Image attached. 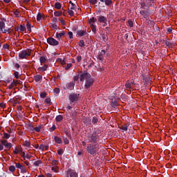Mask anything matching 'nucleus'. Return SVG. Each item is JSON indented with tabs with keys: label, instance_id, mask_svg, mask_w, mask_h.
<instances>
[{
	"label": "nucleus",
	"instance_id": "1",
	"mask_svg": "<svg viewBox=\"0 0 177 177\" xmlns=\"http://www.w3.org/2000/svg\"><path fill=\"white\" fill-rule=\"evenodd\" d=\"M80 80L81 82L85 81V89H89V88L93 85V82H95V79H93L92 75H91V73L88 72L82 73L80 77Z\"/></svg>",
	"mask_w": 177,
	"mask_h": 177
},
{
	"label": "nucleus",
	"instance_id": "2",
	"mask_svg": "<svg viewBox=\"0 0 177 177\" xmlns=\"http://www.w3.org/2000/svg\"><path fill=\"white\" fill-rule=\"evenodd\" d=\"M97 139H99V134L95 130L93 133H90L87 137V143H93L94 145H97Z\"/></svg>",
	"mask_w": 177,
	"mask_h": 177
},
{
	"label": "nucleus",
	"instance_id": "3",
	"mask_svg": "<svg viewBox=\"0 0 177 177\" xmlns=\"http://www.w3.org/2000/svg\"><path fill=\"white\" fill-rule=\"evenodd\" d=\"M87 153L91 156H96V153L99 151L98 144H88L86 147Z\"/></svg>",
	"mask_w": 177,
	"mask_h": 177
},
{
	"label": "nucleus",
	"instance_id": "4",
	"mask_svg": "<svg viewBox=\"0 0 177 177\" xmlns=\"http://www.w3.org/2000/svg\"><path fill=\"white\" fill-rule=\"evenodd\" d=\"M31 55V52L30 50H23L19 53V59H27L28 56Z\"/></svg>",
	"mask_w": 177,
	"mask_h": 177
},
{
	"label": "nucleus",
	"instance_id": "5",
	"mask_svg": "<svg viewBox=\"0 0 177 177\" xmlns=\"http://www.w3.org/2000/svg\"><path fill=\"white\" fill-rule=\"evenodd\" d=\"M68 99L71 103H76V102H78V100L80 99V94L72 93L69 95Z\"/></svg>",
	"mask_w": 177,
	"mask_h": 177
},
{
	"label": "nucleus",
	"instance_id": "6",
	"mask_svg": "<svg viewBox=\"0 0 177 177\" xmlns=\"http://www.w3.org/2000/svg\"><path fill=\"white\" fill-rule=\"evenodd\" d=\"M47 43L51 46H57V45H59V41L53 37H48L47 39Z\"/></svg>",
	"mask_w": 177,
	"mask_h": 177
},
{
	"label": "nucleus",
	"instance_id": "7",
	"mask_svg": "<svg viewBox=\"0 0 177 177\" xmlns=\"http://www.w3.org/2000/svg\"><path fill=\"white\" fill-rule=\"evenodd\" d=\"M109 53H106V50H102L100 53V54L97 55V59H98V60H100V62H103L104 60V56L108 57L109 56Z\"/></svg>",
	"mask_w": 177,
	"mask_h": 177
},
{
	"label": "nucleus",
	"instance_id": "8",
	"mask_svg": "<svg viewBox=\"0 0 177 177\" xmlns=\"http://www.w3.org/2000/svg\"><path fill=\"white\" fill-rule=\"evenodd\" d=\"M75 86V83L74 82H71L66 84V86L64 88V89H68L69 91L74 90V87Z\"/></svg>",
	"mask_w": 177,
	"mask_h": 177
},
{
	"label": "nucleus",
	"instance_id": "9",
	"mask_svg": "<svg viewBox=\"0 0 177 177\" xmlns=\"http://www.w3.org/2000/svg\"><path fill=\"white\" fill-rule=\"evenodd\" d=\"M141 9H145L147 10H149L150 8H151L149 3L145 1H142V2L140 3Z\"/></svg>",
	"mask_w": 177,
	"mask_h": 177
},
{
	"label": "nucleus",
	"instance_id": "10",
	"mask_svg": "<svg viewBox=\"0 0 177 177\" xmlns=\"http://www.w3.org/2000/svg\"><path fill=\"white\" fill-rule=\"evenodd\" d=\"M100 2H102V3H104L106 6H111L114 3V1L113 0H99Z\"/></svg>",
	"mask_w": 177,
	"mask_h": 177
},
{
	"label": "nucleus",
	"instance_id": "11",
	"mask_svg": "<svg viewBox=\"0 0 177 177\" xmlns=\"http://www.w3.org/2000/svg\"><path fill=\"white\" fill-rule=\"evenodd\" d=\"M97 19L99 23H104V24H107V18L104 16H98Z\"/></svg>",
	"mask_w": 177,
	"mask_h": 177
},
{
	"label": "nucleus",
	"instance_id": "12",
	"mask_svg": "<svg viewBox=\"0 0 177 177\" xmlns=\"http://www.w3.org/2000/svg\"><path fill=\"white\" fill-rule=\"evenodd\" d=\"M64 35H66V32H64V31H62V32H59V33H57H57L55 34V38H56L57 39H58V41H60L62 37H63V36H64Z\"/></svg>",
	"mask_w": 177,
	"mask_h": 177
},
{
	"label": "nucleus",
	"instance_id": "13",
	"mask_svg": "<svg viewBox=\"0 0 177 177\" xmlns=\"http://www.w3.org/2000/svg\"><path fill=\"white\" fill-rule=\"evenodd\" d=\"M144 2H147L148 5L153 8L154 6V3L157 1V0H142Z\"/></svg>",
	"mask_w": 177,
	"mask_h": 177
},
{
	"label": "nucleus",
	"instance_id": "14",
	"mask_svg": "<svg viewBox=\"0 0 177 177\" xmlns=\"http://www.w3.org/2000/svg\"><path fill=\"white\" fill-rule=\"evenodd\" d=\"M37 70L39 71V73H44V71H46V70H48V65L44 64V66L39 67Z\"/></svg>",
	"mask_w": 177,
	"mask_h": 177
},
{
	"label": "nucleus",
	"instance_id": "15",
	"mask_svg": "<svg viewBox=\"0 0 177 177\" xmlns=\"http://www.w3.org/2000/svg\"><path fill=\"white\" fill-rule=\"evenodd\" d=\"M54 140L55 143H57V145H62V143H63V141H62V138H60V137L59 136H55Z\"/></svg>",
	"mask_w": 177,
	"mask_h": 177
},
{
	"label": "nucleus",
	"instance_id": "16",
	"mask_svg": "<svg viewBox=\"0 0 177 177\" xmlns=\"http://www.w3.org/2000/svg\"><path fill=\"white\" fill-rule=\"evenodd\" d=\"M17 86V82H15V80H13L11 84L8 86V89H13V88H15V86Z\"/></svg>",
	"mask_w": 177,
	"mask_h": 177
},
{
	"label": "nucleus",
	"instance_id": "17",
	"mask_svg": "<svg viewBox=\"0 0 177 177\" xmlns=\"http://www.w3.org/2000/svg\"><path fill=\"white\" fill-rule=\"evenodd\" d=\"M96 21H97V19H96L95 17H93L89 19L88 24H90V26H94L93 24L96 23Z\"/></svg>",
	"mask_w": 177,
	"mask_h": 177
},
{
	"label": "nucleus",
	"instance_id": "18",
	"mask_svg": "<svg viewBox=\"0 0 177 177\" xmlns=\"http://www.w3.org/2000/svg\"><path fill=\"white\" fill-rule=\"evenodd\" d=\"M34 80L36 82H39V81L42 80V75H37L34 76Z\"/></svg>",
	"mask_w": 177,
	"mask_h": 177
},
{
	"label": "nucleus",
	"instance_id": "19",
	"mask_svg": "<svg viewBox=\"0 0 177 177\" xmlns=\"http://www.w3.org/2000/svg\"><path fill=\"white\" fill-rule=\"evenodd\" d=\"M70 177H78V173H77L76 171H74L73 170H70Z\"/></svg>",
	"mask_w": 177,
	"mask_h": 177
},
{
	"label": "nucleus",
	"instance_id": "20",
	"mask_svg": "<svg viewBox=\"0 0 177 177\" xmlns=\"http://www.w3.org/2000/svg\"><path fill=\"white\" fill-rule=\"evenodd\" d=\"M77 35H79V37H84V35H85V34H86V31L77 30Z\"/></svg>",
	"mask_w": 177,
	"mask_h": 177
},
{
	"label": "nucleus",
	"instance_id": "21",
	"mask_svg": "<svg viewBox=\"0 0 177 177\" xmlns=\"http://www.w3.org/2000/svg\"><path fill=\"white\" fill-rule=\"evenodd\" d=\"M55 121H57V122H60L61 121H63V115H57L55 118Z\"/></svg>",
	"mask_w": 177,
	"mask_h": 177
},
{
	"label": "nucleus",
	"instance_id": "22",
	"mask_svg": "<svg viewBox=\"0 0 177 177\" xmlns=\"http://www.w3.org/2000/svg\"><path fill=\"white\" fill-rule=\"evenodd\" d=\"M97 122H99V118H97L96 116L93 117L92 123L95 125V124H97Z\"/></svg>",
	"mask_w": 177,
	"mask_h": 177
},
{
	"label": "nucleus",
	"instance_id": "23",
	"mask_svg": "<svg viewBox=\"0 0 177 177\" xmlns=\"http://www.w3.org/2000/svg\"><path fill=\"white\" fill-rule=\"evenodd\" d=\"M39 62H40L41 64L46 63V57H45L44 56L40 57Z\"/></svg>",
	"mask_w": 177,
	"mask_h": 177
},
{
	"label": "nucleus",
	"instance_id": "24",
	"mask_svg": "<svg viewBox=\"0 0 177 177\" xmlns=\"http://www.w3.org/2000/svg\"><path fill=\"white\" fill-rule=\"evenodd\" d=\"M164 42L168 48H172V43L171 41H169L167 40H164Z\"/></svg>",
	"mask_w": 177,
	"mask_h": 177
},
{
	"label": "nucleus",
	"instance_id": "25",
	"mask_svg": "<svg viewBox=\"0 0 177 177\" xmlns=\"http://www.w3.org/2000/svg\"><path fill=\"white\" fill-rule=\"evenodd\" d=\"M19 31H20V32H24V31H26V25H24V24L20 25Z\"/></svg>",
	"mask_w": 177,
	"mask_h": 177
},
{
	"label": "nucleus",
	"instance_id": "26",
	"mask_svg": "<svg viewBox=\"0 0 177 177\" xmlns=\"http://www.w3.org/2000/svg\"><path fill=\"white\" fill-rule=\"evenodd\" d=\"M3 28H5V22L1 21H0V30L1 31H2V32H3Z\"/></svg>",
	"mask_w": 177,
	"mask_h": 177
},
{
	"label": "nucleus",
	"instance_id": "27",
	"mask_svg": "<svg viewBox=\"0 0 177 177\" xmlns=\"http://www.w3.org/2000/svg\"><path fill=\"white\" fill-rule=\"evenodd\" d=\"M23 146H24L25 147H30L31 143H30L29 141L26 140V141L23 143Z\"/></svg>",
	"mask_w": 177,
	"mask_h": 177
},
{
	"label": "nucleus",
	"instance_id": "28",
	"mask_svg": "<svg viewBox=\"0 0 177 177\" xmlns=\"http://www.w3.org/2000/svg\"><path fill=\"white\" fill-rule=\"evenodd\" d=\"M49 148V146H45L44 145H41L39 146V150H41L43 151V150L46 149V150H48V149Z\"/></svg>",
	"mask_w": 177,
	"mask_h": 177
},
{
	"label": "nucleus",
	"instance_id": "29",
	"mask_svg": "<svg viewBox=\"0 0 177 177\" xmlns=\"http://www.w3.org/2000/svg\"><path fill=\"white\" fill-rule=\"evenodd\" d=\"M3 32V34H6V32H8V34H10L11 32H13V29L12 28H8V30L4 29Z\"/></svg>",
	"mask_w": 177,
	"mask_h": 177
},
{
	"label": "nucleus",
	"instance_id": "30",
	"mask_svg": "<svg viewBox=\"0 0 177 177\" xmlns=\"http://www.w3.org/2000/svg\"><path fill=\"white\" fill-rule=\"evenodd\" d=\"M55 9H62V4L59 2H57L55 3Z\"/></svg>",
	"mask_w": 177,
	"mask_h": 177
},
{
	"label": "nucleus",
	"instance_id": "31",
	"mask_svg": "<svg viewBox=\"0 0 177 177\" xmlns=\"http://www.w3.org/2000/svg\"><path fill=\"white\" fill-rule=\"evenodd\" d=\"M61 15H63V11L59 12V11H55L54 12V15L55 16V17H59V16Z\"/></svg>",
	"mask_w": 177,
	"mask_h": 177
},
{
	"label": "nucleus",
	"instance_id": "32",
	"mask_svg": "<svg viewBox=\"0 0 177 177\" xmlns=\"http://www.w3.org/2000/svg\"><path fill=\"white\" fill-rule=\"evenodd\" d=\"M128 127H129V124H124L122 126L120 129H122V131H128Z\"/></svg>",
	"mask_w": 177,
	"mask_h": 177
},
{
	"label": "nucleus",
	"instance_id": "33",
	"mask_svg": "<svg viewBox=\"0 0 177 177\" xmlns=\"http://www.w3.org/2000/svg\"><path fill=\"white\" fill-rule=\"evenodd\" d=\"M40 164H42V161L41 160H38L34 162L35 167H39Z\"/></svg>",
	"mask_w": 177,
	"mask_h": 177
},
{
	"label": "nucleus",
	"instance_id": "34",
	"mask_svg": "<svg viewBox=\"0 0 177 177\" xmlns=\"http://www.w3.org/2000/svg\"><path fill=\"white\" fill-rule=\"evenodd\" d=\"M26 28L28 32H31V24L28 21L27 22V24H26Z\"/></svg>",
	"mask_w": 177,
	"mask_h": 177
},
{
	"label": "nucleus",
	"instance_id": "35",
	"mask_svg": "<svg viewBox=\"0 0 177 177\" xmlns=\"http://www.w3.org/2000/svg\"><path fill=\"white\" fill-rule=\"evenodd\" d=\"M125 88H126V89H132V85L131 84V83L127 82L125 84Z\"/></svg>",
	"mask_w": 177,
	"mask_h": 177
},
{
	"label": "nucleus",
	"instance_id": "36",
	"mask_svg": "<svg viewBox=\"0 0 177 177\" xmlns=\"http://www.w3.org/2000/svg\"><path fill=\"white\" fill-rule=\"evenodd\" d=\"M84 123L85 124V125H91V119L86 118L84 121Z\"/></svg>",
	"mask_w": 177,
	"mask_h": 177
},
{
	"label": "nucleus",
	"instance_id": "37",
	"mask_svg": "<svg viewBox=\"0 0 177 177\" xmlns=\"http://www.w3.org/2000/svg\"><path fill=\"white\" fill-rule=\"evenodd\" d=\"M69 3H70V5L72 6V7H71V10H75V9H76L77 5H75L74 3H73V1H69Z\"/></svg>",
	"mask_w": 177,
	"mask_h": 177
},
{
	"label": "nucleus",
	"instance_id": "38",
	"mask_svg": "<svg viewBox=\"0 0 177 177\" xmlns=\"http://www.w3.org/2000/svg\"><path fill=\"white\" fill-rule=\"evenodd\" d=\"M20 151H22L21 148H15L14 150V153L19 154V153H20Z\"/></svg>",
	"mask_w": 177,
	"mask_h": 177
},
{
	"label": "nucleus",
	"instance_id": "39",
	"mask_svg": "<svg viewBox=\"0 0 177 177\" xmlns=\"http://www.w3.org/2000/svg\"><path fill=\"white\" fill-rule=\"evenodd\" d=\"M79 46L84 48L85 46V41H84V40H80L79 41Z\"/></svg>",
	"mask_w": 177,
	"mask_h": 177
},
{
	"label": "nucleus",
	"instance_id": "40",
	"mask_svg": "<svg viewBox=\"0 0 177 177\" xmlns=\"http://www.w3.org/2000/svg\"><path fill=\"white\" fill-rule=\"evenodd\" d=\"M9 171L10 172H15V171H16V167L14 165H11L9 167Z\"/></svg>",
	"mask_w": 177,
	"mask_h": 177
},
{
	"label": "nucleus",
	"instance_id": "41",
	"mask_svg": "<svg viewBox=\"0 0 177 177\" xmlns=\"http://www.w3.org/2000/svg\"><path fill=\"white\" fill-rule=\"evenodd\" d=\"M19 169L21 170V174L27 173V169H26V167L24 166H22V167L20 168Z\"/></svg>",
	"mask_w": 177,
	"mask_h": 177
},
{
	"label": "nucleus",
	"instance_id": "42",
	"mask_svg": "<svg viewBox=\"0 0 177 177\" xmlns=\"http://www.w3.org/2000/svg\"><path fill=\"white\" fill-rule=\"evenodd\" d=\"M91 28L93 32H94V34H96V26L91 25Z\"/></svg>",
	"mask_w": 177,
	"mask_h": 177
},
{
	"label": "nucleus",
	"instance_id": "43",
	"mask_svg": "<svg viewBox=\"0 0 177 177\" xmlns=\"http://www.w3.org/2000/svg\"><path fill=\"white\" fill-rule=\"evenodd\" d=\"M10 138V134L8 133H3V139H9Z\"/></svg>",
	"mask_w": 177,
	"mask_h": 177
},
{
	"label": "nucleus",
	"instance_id": "44",
	"mask_svg": "<svg viewBox=\"0 0 177 177\" xmlns=\"http://www.w3.org/2000/svg\"><path fill=\"white\" fill-rule=\"evenodd\" d=\"M41 129H42V127L41 126L35 127V132H41Z\"/></svg>",
	"mask_w": 177,
	"mask_h": 177
},
{
	"label": "nucleus",
	"instance_id": "45",
	"mask_svg": "<svg viewBox=\"0 0 177 177\" xmlns=\"http://www.w3.org/2000/svg\"><path fill=\"white\" fill-rule=\"evenodd\" d=\"M71 67H73V64H68L65 67V70L67 71V70H70Z\"/></svg>",
	"mask_w": 177,
	"mask_h": 177
},
{
	"label": "nucleus",
	"instance_id": "46",
	"mask_svg": "<svg viewBox=\"0 0 177 177\" xmlns=\"http://www.w3.org/2000/svg\"><path fill=\"white\" fill-rule=\"evenodd\" d=\"M68 13L69 16H74V11H73V10H71V8L68 10Z\"/></svg>",
	"mask_w": 177,
	"mask_h": 177
},
{
	"label": "nucleus",
	"instance_id": "47",
	"mask_svg": "<svg viewBox=\"0 0 177 177\" xmlns=\"http://www.w3.org/2000/svg\"><path fill=\"white\" fill-rule=\"evenodd\" d=\"M112 107H117L118 106V102L117 101H114L111 102Z\"/></svg>",
	"mask_w": 177,
	"mask_h": 177
},
{
	"label": "nucleus",
	"instance_id": "48",
	"mask_svg": "<svg viewBox=\"0 0 177 177\" xmlns=\"http://www.w3.org/2000/svg\"><path fill=\"white\" fill-rule=\"evenodd\" d=\"M1 143L3 146H6V145H8V140H1Z\"/></svg>",
	"mask_w": 177,
	"mask_h": 177
},
{
	"label": "nucleus",
	"instance_id": "49",
	"mask_svg": "<svg viewBox=\"0 0 177 177\" xmlns=\"http://www.w3.org/2000/svg\"><path fill=\"white\" fill-rule=\"evenodd\" d=\"M41 19H42V15H41V13H38L37 16V21H39Z\"/></svg>",
	"mask_w": 177,
	"mask_h": 177
},
{
	"label": "nucleus",
	"instance_id": "50",
	"mask_svg": "<svg viewBox=\"0 0 177 177\" xmlns=\"http://www.w3.org/2000/svg\"><path fill=\"white\" fill-rule=\"evenodd\" d=\"M40 97H41V99H44V97H46V93L45 92L41 93Z\"/></svg>",
	"mask_w": 177,
	"mask_h": 177
},
{
	"label": "nucleus",
	"instance_id": "51",
	"mask_svg": "<svg viewBox=\"0 0 177 177\" xmlns=\"http://www.w3.org/2000/svg\"><path fill=\"white\" fill-rule=\"evenodd\" d=\"M15 167L16 168H18L19 169H20L23 167V165L20 163H15Z\"/></svg>",
	"mask_w": 177,
	"mask_h": 177
},
{
	"label": "nucleus",
	"instance_id": "52",
	"mask_svg": "<svg viewBox=\"0 0 177 177\" xmlns=\"http://www.w3.org/2000/svg\"><path fill=\"white\" fill-rule=\"evenodd\" d=\"M65 134L66 135V136H68V138H71V133H70V131H68V130L65 131Z\"/></svg>",
	"mask_w": 177,
	"mask_h": 177
},
{
	"label": "nucleus",
	"instance_id": "53",
	"mask_svg": "<svg viewBox=\"0 0 177 177\" xmlns=\"http://www.w3.org/2000/svg\"><path fill=\"white\" fill-rule=\"evenodd\" d=\"M172 27L167 28V34H171L172 33Z\"/></svg>",
	"mask_w": 177,
	"mask_h": 177
},
{
	"label": "nucleus",
	"instance_id": "54",
	"mask_svg": "<svg viewBox=\"0 0 177 177\" xmlns=\"http://www.w3.org/2000/svg\"><path fill=\"white\" fill-rule=\"evenodd\" d=\"M6 147V149H10L11 147H12V144L11 143H9V142H7V144L6 145V146H4Z\"/></svg>",
	"mask_w": 177,
	"mask_h": 177
},
{
	"label": "nucleus",
	"instance_id": "55",
	"mask_svg": "<svg viewBox=\"0 0 177 177\" xmlns=\"http://www.w3.org/2000/svg\"><path fill=\"white\" fill-rule=\"evenodd\" d=\"M55 129H56V126L55 124H53V127L49 129V131H50V132H53V131H55Z\"/></svg>",
	"mask_w": 177,
	"mask_h": 177
},
{
	"label": "nucleus",
	"instance_id": "56",
	"mask_svg": "<svg viewBox=\"0 0 177 177\" xmlns=\"http://www.w3.org/2000/svg\"><path fill=\"white\" fill-rule=\"evenodd\" d=\"M76 60L78 63H80L81 60H82V57H81V55H78L76 58Z\"/></svg>",
	"mask_w": 177,
	"mask_h": 177
},
{
	"label": "nucleus",
	"instance_id": "57",
	"mask_svg": "<svg viewBox=\"0 0 177 177\" xmlns=\"http://www.w3.org/2000/svg\"><path fill=\"white\" fill-rule=\"evenodd\" d=\"M89 3H92V5H95L97 3V0H89Z\"/></svg>",
	"mask_w": 177,
	"mask_h": 177
},
{
	"label": "nucleus",
	"instance_id": "58",
	"mask_svg": "<svg viewBox=\"0 0 177 177\" xmlns=\"http://www.w3.org/2000/svg\"><path fill=\"white\" fill-rule=\"evenodd\" d=\"M54 92H55V93H57V94L60 93V89L59 88H55L54 89Z\"/></svg>",
	"mask_w": 177,
	"mask_h": 177
},
{
	"label": "nucleus",
	"instance_id": "59",
	"mask_svg": "<svg viewBox=\"0 0 177 177\" xmlns=\"http://www.w3.org/2000/svg\"><path fill=\"white\" fill-rule=\"evenodd\" d=\"M128 24H129V27H133V21L129 20Z\"/></svg>",
	"mask_w": 177,
	"mask_h": 177
},
{
	"label": "nucleus",
	"instance_id": "60",
	"mask_svg": "<svg viewBox=\"0 0 177 177\" xmlns=\"http://www.w3.org/2000/svg\"><path fill=\"white\" fill-rule=\"evenodd\" d=\"M64 145H68V143H70V141H68V139H67V138H65L64 139Z\"/></svg>",
	"mask_w": 177,
	"mask_h": 177
},
{
	"label": "nucleus",
	"instance_id": "61",
	"mask_svg": "<svg viewBox=\"0 0 177 177\" xmlns=\"http://www.w3.org/2000/svg\"><path fill=\"white\" fill-rule=\"evenodd\" d=\"M80 80V76L79 75H75L73 78L74 82H77Z\"/></svg>",
	"mask_w": 177,
	"mask_h": 177
},
{
	"label": "nucleus",
	"instance_id": "62",
	"mask_svg": "<svg viewBox=\"0 0 177 177\" xmlns=\"http://www.w3.org/2000/svg\"><path fill=\"white\" fill-rule=\"evenodd\" d=\"M57 153L59 156H62L63 154V150L62 149H59L57 150Z\"/></svg>",
	"mask_w": 177,
	"mask_h": 177
},
{
	"label": "nucleus",
	"instance_id": "63",
	"mask_svg": "<svg viewBox=\"0 0 177 177\" xmlns=\"http://www.w3.org/2000/svg\"><path fill=\"white\" fill-rule=\"evenodd\" d=\"M15 77L17 80H19V72L18 71L15 72Z\"/></svg>",
	"mask_w": 177,
	"mask_h": 177
},
{
	"label": "nucleus",
	"instance_id": "64",
	"mask_svg": "<svg viewBox=\"0 0 177 177\" xmlns=\"http://www.w3.org/2000/svg\"><path fill=\"white\" fill-rule=\"evenodd\" d=\"M45 102L47 103V104H50V98H46Z\"/></svg>",
	"mask_w": 177,
	"mask_h": 177
}]
</instances>
